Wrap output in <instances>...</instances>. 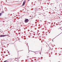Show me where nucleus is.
Instances as JSON below:
<instances>
[{"mask_svg": "<svg viewBox=\"0 0 62 62\" xmlns=\"http://www.w3.org/2000/svg\"><path fill=\"white\" fill-rule=\"evenodd\" d=\"M7 36V35H0V37H4Z\"/></svg>", "mask_w": 62, "mask_h": 62, "instance_id": "obj_1", "label": "nucleus"}, {"mask_svg": "<svg viewBox=\"0 0 62 62\" xmlns=\"http://www.w3.org/2000/svg\"><path fill=\"white\" fill-rule=\"evenodd\" d=\"M28 22V19H27L25 20V23H27Z\"/></svg>", "mask_w": 62, "mask_h": 62, "instance_id": "obj_2", "label": "nucleus"}, {"mask_svg": "<svg viewBox=\"0 0 62 62\" xmlns=\"http://www.w3.org/2000/svg\"><path fill=\"white\" fill-rule=\"evenodd\" d=\"M25 1H23V4L22 5V6H24L25 4Z\"/></svg>", "mask_w": 62, "mask_h": 62, "instance_id": "obj_3", "label": "nucleus"}, {"mask_svg": "<svg viewBox=\"0 0 62 62\" xmlns=\"http://www.w3.org/2000/svg\"><path fill=\"white\" fill-rule=\"evenodd\" d=\"M35 53L36 54H38V52L37 51L35 52Z\"/></svg>", "mask_w": 62, "mask_h": 62, "instance_id": "obj_4", "label": "nucleus"}, {"mask_svg": "<svg viewBox=\"0 0 62 62\" xmlns=\"http://www.w3.org/2000/svg\"><path fill=\"white\" fill-rule=\"evenodd\" d=\"M1 15H2V13H0V16H1Z\"/></svg>", "mask_w": 62, "mask_h": 62, "instance_id": "obj_5", "label": "nucleus"}, {"mask_svg": "<svg viewBox=\"0 0 62 62\" xmlns=\"http://www.w3.org/2000/svg\"><path fill=\"white\" fill-rule=\"evenodd\" d=\"M8 62H11V61H10V60H9V61H8Z\"/></svg>", "mask_w": 62, "mask_h": 62, "instance_id": "obj_6", "label": "nucleus"}, {"mask_svg": "<svg viewBox=\"0 0 62 62\" xmlns=\"http://www.w3.org/2000/svg\"><path fill=\"white\" fill-rule=\"evenodd\" d=\"M2 13H4V11H3L2 12Z\"/></svg>", "mask_w": 62, "mask_h": 62, "instance_id": "obj_7", "label": "nucleus"}, {"mask_svg": "<svg viewBox=\"0 0 62 62\" xmlns=\"http://www.w3.org/2000/svg\"><path fill=\"white\" fill-rule=\"evenodd\" d=\"M19 52H20V51H18V53H19Z\"/></svg>", "mask_w": 62, "mask_h": 62, "instance_id": "obj_8", "label": "nucleus"}, {"mask_svg": "<svg viewBox=\"0 0 62 62\" xmlns=\"http://www.w3.org/2000/svg\"><path fill=\"white\" fill-rule=\"evenodd\" d=\"M15 60H16V61H17V60H16V59H15Z\"/></svg>", "mask_w": 62, "mask_h": 62, "instance_id": "obj_9", "label": "nucleus"}, {"mask_svg": "<svg viewBox=\"0 0 62 62\" xmlns=\"http://www.w3.org/2000/svg\"><path fill=\"white\" fill-rule=\"evenodd\" d=\"M29 0H28V1H29Z\"/></svg>", "mask_w": 62, "mask_h": 62, "instance_id": "obj_10", "label": "nucleus"}]
</instances>
